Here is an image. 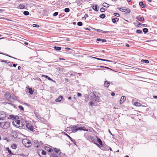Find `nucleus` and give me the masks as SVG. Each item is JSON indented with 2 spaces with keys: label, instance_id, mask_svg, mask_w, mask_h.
<instances>
[{
  "label": "nucleus",
  "instance_id": "nucleus-1",
  "mask_svg": "<svg viewBox=\"0 0 157 157\" xmlns=\"http://www.w3.org/2000/svg\"><path fill=\"white\" fill-rule=\"evenodd\" d=\"M8 118L13 120L12 121V123L13 125L17 128L22 127L24 126L23 124L21 122H20V121L17 119L19 118L18 116L10 115Z\"/></svg>",
  "mask_w": 157,
  "mask_h": 157
},
{
  "label": "nucleus",
  "instance_id": "nucleus-2",
  "mask_svg": "<svg viewBox=\"0 0 157 157\" xmlns=\"http://www.w3.org/2000/svg\"><path fill=\"white\" fill-rule=\"evenodd\" d=\"M4 97L6 99L10 102L14 101L15 99V96L14 95L9 92L6 93Z\"/></svg>",
  "mask_w": 157,
  "mask_h": 157
},
{
  "label": "nucleus",
  "instance_id": "nucleus-3",
  "mask_svg": "<svg viewBox=\"0 0 157 157\" xmlns=\"http://www.w3.org/2000/svg\"><path fill=\"white\" fill-rule=\"evenodd\" d=\"M10 123L8 122L4 121L0 122V127L4 129H7L10 126Z\"/></svg>",
  "mask_w": 157,
  "mask_h": 157
},
{
  "label": "nucleus",
  "instance_id": "nucleus-4",
  "mask_svg": "<svg viewBox=\"0 0 157 157\" xmlns=\"http://www.w3.org/2000/svg\"><path fill=\"white\" fill-rule=\"evenodd\" d=\"M22 143L25 147H28L30 146L32 144L31 141L27 139L23 140Z\"/></svg>",
  "mask_w": 157,
  "mask_h": 157
},
{
  "label": "nucleus",
  "instance_id": "nucleus-5",
  "mask_svg": "<svg viewBox=\"0 0 157 157\" xmlns=\"http://www.w3.org/2000/svg\"><path fill=\"white\" fill-rule=\"evenodd\" d=\"M117 9L120 10L126 13H129L130 10L129 9L126 8L125 7H118Z\"/></svg>",
  "mask_w": 157,
  "mask_h": 157
},
{
  "label": "nucleus",
  "instance_id": "nucleus-6",
  "mask_svg": "<svg viewBox=\"0 0 157 157\" xmlns=\"http://www.w3.org/2000/svg\"><path fill=\"white\" fill-rule=\"evenodd\" d=\"M6 117V113L2 111L0 112V120H4Z\"/></svg>",
  "mask_w": 157,
  "mask_h": 157
},
{
  "label": "nucleus",
  "instance_id": "nucleus-7",
  "mask_svg": "<svg viewBox=\"0 0 157 157\" xmlns=\"http://www.w3.org/2000/svg\"><path fill=\"white\" fill-rule=\"evenodd\" d=\"M26 126L27 128L30 131H33L34 130L33 126H32L31 124L27 123L26 124Z\"/></svg>",
  "mask_w": 157,
  "mask_h": 157
},
{
  "label": "nucleus",
  "instance_id": "nucleus-8",
  "mask_svg": "<svg viewBox=\"0 0 157 157\" xmlns=\"http://www.w3.org/2000/svg\"><path fill=\"white\" fill-rule=\"evenodd\" d=\"M56 69L59 73H63L65 72V69L62 67H58Z\"/></svg>",
  "mask_w": 157,
  "mask_h": 157
},
{
  "label": "nucleus",
  "instance_id": "nucleus-9",
  "mask_svg": "<svg viewBox=\"0 0 157 157\" xmlns=\"http://www.w3.org/2000/svg\"><path fill=\"white\" fill-rule=\"evenodd\" d=\"M72 129H71V132L74 133L78 131L77 126L76 125L72 126Z\"/></svg>",
  "mask_w": 157,
  "mask_h": 157
},
{
  "label": "nucleus",
  "instance_id": "nucleus-10",
  "mask_svg": "<svg viewBox=\"0 0 157 157\" xmlns=\"http://www.w3.org/2000/svg\"><path fill=\"white\" fill-rule=\"evenodd\" d=\"M69 73L70 75L71 76H77L78 74L77 72L71 71H70Z\"/></svg>",
  "mask_w": 157,
  "mask_h": 157
},
{
  "label": "nucleus",
  "instance_id": "nucleus-11",
  "mask_svg": "<svg viewBox=\"0 0 157 157\" xmlns=\"http://www.w3.org/2000/svg\"><path fill=\"white\" fill-rule=\"evenodd\" d=\"M92 9L94 10L97 11L98 10V5H93L92 6Z\"/></svg>",
  "mask_w": 157,
  "mask_h": 157
},
{
  "label": "nucleus",
  "instance_id": "nucleus-12",
  "mask_svg": "<svg viewBox=\"0 0 157 157\" xmlns=\"http://www.w3.org/2000/svg\"><path fill=\"white\" fill-rule=\"evenodd\" d=\"M126 100V98L124 96H122L121 97V100H120V103L121 104L123 103Z\"/></svg>",
  "mask_w": 157,
  "mask_h": 157
},
{
  "label": "nucleus",
  "instance_id": "nucleus-13",
  "mask_svg": "<svg viewBox=\"0 0 157 157\" xmlns=\"http://www.w3.org/2000/svg\"><path fill=\"white\" fill-rule=\"evenodd\" d=\"M110 84V82H108V81H105L104 83V86L106 87H108Z\"/></svg>",
  "mask_w": 157,
  "mask_h": 157
},
{
  "label": "nucleus",
  "instance_id": "nucleus-14",
  "mask_svg": "<svg viewBox=\"0 0 157 157\" xmlns=\"http://www.w3.org/2000/svg\"><path fill=\"white\" fill-rule=\"evenodd\" d=\"M93 101H96L97 102H100L101 101V99H100L98 97L94 98L93 100Z\"/></svg>",
  "mask_w": 157,
  "mask_h": 157
},
{
  "label": "nucleus",
  "instance_id": "nucleus-15",
  "mask_svg": "<svg viewBox=\"0 0 157 157\" xmlns=\"http://www.w3.org/2000/svg\"><path fill=\"white\" fill-rule=\"evenodd\" d=\"M72 129V126L71 127H67L66 128V131L67 132H71Z\"/></svg>",
  "mask_w": 157,
  "mask_h": 157
},
{
  "label": "nucleus",
  "instance_id": "nucleus-16",
  "mask_svg": "<svg viewBox=\"0 0 157 157\" xmlns=\"http://www.w3.org/2000/svg\"><path fill=\"white\" fill-rule=\"evenodd\" d=\"M54 150L59 155L60 153H61V152L60 151L59 149H57L56 148H54Z\"/></svg>",
  "mask_w": 157,
  "mask_h": 157
},
{
  "label": "nucleus",
  "instance_id": "nucleus-17",
  "mask_svg": "<svg viewBox=\"0 0 157 157\" xmlns=\"http://www.w3.org/2000/svg\"><path fill=\"white\" fill-rule=\"evenodd\" d=\"M1 62H5V63H7L8 65L10 67H12V65L11 64V63L10 62H6V61L5 60H2L1 61Z\"/></svg>",
  "mask_w": 157,
  "mask_h": 157
},
{
  "label": "nucleus",
  "instance_id": "nucleus-18",
  "mask_svg": "<svg viewBox=\"0 0 157 157\" xmlns=\"http://www.w3.org/2000/svg\"><path fill=\"white\" fill-rule=\"evenodd\" d=\"M35 114L36 117L39 119H41V117L39 114L37 112H35Z\"/></svg>",
  "mask_w": 157,
  "mask_h": 157
},
{
  "label": "nucleus",
  "instance_id": "nucleus-19",
  "mask_svg": "<svg viewBox=\"0 0 157 157\" xmlns=\"http://www.w3.org/2000/svg\"><path fill=\"white\" fill-rule=\"evenodd\" d=\"M63 98L62 96H60L58 98H57L56 99V102L60 101H61Z\"/></svg>",
  "mask_w": 157,
  "mask_h": 157
},
{
  "label": "nucleus",
  "instance_id": "nucleus-20",
  "mask_svg": "<svg viewBox=\"0 0 157 157\" xmlns=\"http://www.w3.org/2000/svg\"><path fill=\"white\" fill-rule=\"evenodd\" d=\"M11 147L13 149H16L17 147V146L16 145V144H11Z\"/></svg>",
  "mask_w": 157,
  "mask_h": 157
},
{
  "label": "nucleus",
  "instance_id": "nucleus-21",
  "mask_svg": "<svg viewBox=\"0 0 157 157\" xmlns=\"http://www.w3.org/2000/svg\"><path fill=\"white\" fill-rule=\"evenodd\" d=\"M119 20V18H117V17H115L114 18H113L112 19V22L114 23H115L117 21H118Z\"/></svg>",
  "mask_w": 157,
  "mask_h": 157
},
{
  "label": "nucleus",
  "instance_id": "nucleus-22",
  "mask_svg": "<svg viewBox=\"0 0 157 157\" xmlns=\"http://www.w3.org/2000/svg\"><path fill=\"white\" fill-rule=\"evenodd\" d=\"M137 19L139 21H144V18L142 17H140V16H138Z\"/></svg>",
  "mask_w": 157,
  "mask_h": 157
},
{
  "label": "nucleus",
  "instance_id": "nucleus-23",
  "mask_svg": "<svg viewBox=\"0 0 157 157\" xmlns=\"http://www.w3.org/2000/svg\"><path fill=\"white\" fill-rule=\"evenodd\" d=\"M97 41H102L103 42H105L106 41V40L105 39H101L100 38H97L96 40Z\"/></svg>",
  "mask_w": 157,
  "mask_h": 157
},
{
  "label": "nucleus",
  "instance_id": "nucleus-24",
  "mask_svg": "<svg viewBox=\"0 0 157 157\" xmlns=\"http://www.w3.org/2000/svg\"><path fill=\"white\" fill-rule=\"evenodd\" d=\"M18 8L20 9H22L25 8V6L23 4H20Z\"/></svg>",
  "mask_w": 157,
  "mask_h": 157
},
{
  "label": "nucleus",
  "instance_id": "nucleus-25",
  "mask_svg": "<svg viewBox=\"0 0 157 157\" xmlns=\"http://www.w3.org/2000/svg\"><path fill=\"white\" fill-rule=\"evenodd\" d=\"M44 148L45 149V150L48 151L49 152H50L52 151V149L48 147H45Z\"/></svg>",
  "mask_w": 157,
  "mask_h": 157
},
{
  "label": "nucleus",
  "instance_id": "nucleus-26",
  "mask_svg": "<svg viewBox=\"0 0 157 157\" xmlns=\"http://www.w3.org/2000/svg\"><path fill=\"white\" fill-rule=\"evenodd\" d=\"M137 22L138 24V25H140L141 26H143L144 27H147V25L146 24H144L142 23H140L139 22L137 21Z\"/></svg>",
  "mask_w": 157,
  "mask_h": 157
},
{
  "label": "nucleus",
  "instance_id": "nucleus-27",
  "mask_svg": "<svg viewBox=\"0 0 157 157\" xmlns=\"http://www.w3.org/2000/svg\"><path fill=\"white\" fill-rule=\"evenodd\" d=\"M102 6H103L106 8L109 7V4L105 2L103 3L102 4Z\"/></svg>",
  "mask_w": 157,
  "mask_h": 157
},
{
  "label": "nucleus",
  "instance_id": "nucleus-28",
  "mask_svg": "<svg viewBox=\"0 0 157 157\" xmlns=\"http://www.w3.org/2000/svg\"><path fill=\"white\" fill-rule=\"evenodd\" d=\"M29 93L31 94H33V92H34V90L32 89V88H30L29 89Z\"/></svg>",
  "mask_w": 157,
  "mask_h": 157
},
{
  "label": "nucleus",
  "instance_id": "nucleus-29",
  "mask_svg": "<svg viewBox=\"0 0 157 157\" xmlns=\"http://www.w3.org/2000/svg\"><path fill=\"white\" fill-rule=\"evenodd\" d=\"M54 49L56 51H60L61 49V47H58L55 46L54 47Z\"/></svg>",
  "mask_w": 157,
  "mask_h": 157
},
{
  "label": "nucleus",
  "instance_id": "nucleus-30",
  "mask_svg": "<svg viewBox=\"0 0 157 157\" xmlns=\"http://www.w3.org/2000/svg\"><path fill=\"white\" fill-rule=\"evenodd\" d=\"M139 5L140 6H142V8H144L145 7V6L143 4V2H139Z\"/></svg>",
  "mask_w": 157,
  "mask_h": 157
},
{
  "label": "nucleus",
  "instance_id": "nucleus-31",
  "mask_svg": "<svg viewBox=\"0 0 157 157\" xmlns=\"http://www.w3.org/2000/svg\"><path fill=\"white\" fill-rule=\"evenodd\" d=\"M141 62L142 63H149V60H147L142 59Z\"/></svg>",
  "mask_w": 157,
  "mask_h": 157
},
{
  "label": "nucleus",
  "instance_id": "nucleus-32",
  "mask_svg": "<svg viewBox=\"0 0 157 157\" xmlns=\"http://www.w3.org/2000/svg\"><path fill=\"white\" fill-rule=\"evenodd\" d=\"M41 153L42 154L44 155H47V154L49 155L48 153H46V152L44 150H42Z\"/></svg>",
  "mask_w": 157,
  "mask_h": 157
},
{
  "label": "nucleus",
  "instance_id": "nucleus-33",
  "mask_svg": "<svg viewBox=\"0 0 157 157\" xmlns=\"http://www.w3.org/2000/svg\"><path fill=\"white\" fill-rule=\"evenodd\" d=\"M97 141H98V143L101 145L102 146V142L101 140L100 139H99L98 138H97Z\"/></svg>",
  "mask_w": 157,
  "mask_h": 157
},
{
  "label": "nucleus",
  "instance_id": "nucleus-34",
  "mask_svg": "<svg viewBox=\"0 0 157 157\" xmlns=\"http://www.w3.org/2000/svg\"><path fill=\"white\" fill-rule=\"evenodd\" d=\"M93 96L94 97V98L98 97V93L95 91H94L93 92Z\"/></svg>",
  "mask_w": 157,
  "mask_h": 157
},
{
  "label": "nucleus",
  "instance_id": "nucleus-35",
  "mask_svg": "<svg viewBox=\"0 0 157 157\" xmlns=\"http://www.w3.org/2000/svg\"><path fill=\"white\" fill-rule=\"evenodd\" d=\"M6 150L8 151L9 153L11 155H13V154L12 152L11 151L10 149H9V147H7L6 148Z\"/></svg>",
  "mask_w": 157,
  "mask_h": 157
},
{
  "label": "nucleus",
  "instance_id": "nucleus-36",
  "mask_svg": "<svg viewBox=\"0 0 157 157\" xmlns=\"http://www.w3.org/2000/svg\"><path fill=\"white\" fill-rule=\"evenodd\" d=\"M97 67H101V68H106V69H109L110 70H112L109 68V67H103V66H96Z\"/></svg>",
  "mask_w": 157,
  "mask_h": 157
},
{
  "label": "nucleus",
  "instance_id": "nucleus-37",
  "mask_svg": "<svg viewBox=\"0 0 157 157\" xmlns=\"http://www.w3.org/2000/svg\"><path fill=\"white\" fill-rule=\"evenodd\" d=\"M23 14L25 15L28 16L29 14V12L28 11H24L23 12Z\"/></svg>",
  "mask_w": 157,
  "mask_h": 157
},
{
  "label": "nucleus",
  "instance_id": "nucleus-38",
  "mask_svg": "<svg viewBox=\"0 0 157 157\" xmlns=\"http://www.w3.org/2000/svg\"><path fill=\"white\" fill-rule=\"evenodd\" d=\"M44 76L46 78H47L48 80H51V81H54L52 78H50L47 75H44Z\"/></svg>",
  "mask_w": 157,
  "mask_h": 157
},
{
  "label": "nucleus",
  "instance_id": "nucleus-39",
  "mask_svg": "<svg viewBox=\"0 0 157 157\" xmlns=\"http://www.w3.org/2000/svg\"><path fill=\"white\" fill-rule=\"evenodd\" d=\"M93 29L94 30L97 31V32H102V30L98 29H95V28H93Z\"/></svg>",
  "mask_w": 157,
  "mask_h": 157
},
{
  "label": "nucleus",
  "instance_id": "nucleus-40",
  "mask_svg": "<svg viewBox=\"0 0 157 157\" xmlns=\"http://www.w3.org/2000/svg\"><path fill=\"white\" fill-rule=\"evenodd\" d=\"M143 32L144 33H146L148 31V29L147 28H144L143 29Z\"/></svg>",
  "mask_w": 157,
  "mask_h": 157
},
{
  "label": "nucleus",
  "instance_id": "nucleus-41",
  "mask_svg": "<svg viewBox=\"0 0 157 157\" xmlns=\"http://www.w3.org/2000/svg\"><path fill=\"white\" fill-rule=\"evenodd\" d=\"M99 17L103 19L105 17V15L104 14H102L99 16Z\"/></svg>",
  "mask_w": 157,
  "mask_h": 157
},
{
  "label": "nucleus",
  "instance_id": "nucleus-42",
  "mask_svg": "<svg viewBox=\"0 0 157 157\" xmlns=\"http://www.w3.org/2000/svg\"><path fill=\"white\" fill-rule=\"evenodd\" d=\"M100 60L103 61H106L109 62H112V61H111L109 60L105 59H101V58L100 59Z\"/></svg>",
  "mask_w": 157,
  "mask_h": 157
},
{
  "label": "nucleus",
  "instance_id": "nucleus-43",
  "mask_svg": "<svg viewBox=\"0 0 157 157\" xmlns=\"http://www.w3.org/2000/svg\"><path fill=\"white\" fill-rule=\"evenodd\" d=\"M135 105L136 106H140L141 105V104L138 102H136L135 103Z\"/></svg>",
  "mask_w": 157,
  "mask_h": 157
},
{
  "label": "nucleus",
  "instance_id": "nucleus-44",
  "mask_svg": "<svg viewBox=\"0 0 157 157\" xmlns=\"http://www.w3.org/2000/svg\"><path fill=\"white\" fill-rule=\"evenodd\" d=\"M14 135H12L13 137L15 138H17V133L14 132Z\"/></svg>",
  "mask_w": 157,
  "mask_h": 157
},
{
  "label": "nucleus",
  "instance_id": "nucleus-45",
  "mask_svg": "<svg viewBox=\"0 0 157 157\" xmlns=\"http://www.w3.org/2000/svg\"><path fill=\"white\" fill-rule=\"evenodd\" d=\"M136 33L139 34H141L142 33V31L141 30H136Z\"/></svg>",
  "mask_w": 157,
  "mask_h": 157
},
{
  "label": "nucleus",
  "instance_id": "nucleus-46",
  "mask_svg": "<svg viewBox=\"0 0 157 157\" xmlns=\"http://www.w3.org/2000/svg\"><path fill=\"white\" fill-rule=\"evenodd\" d=\"M70 140L72 142H73L75 144H76V141L75 140L72 138L71 137L70 138Z\"/></svg>",
  "mask_w": 157,
  "mask_h": 157
},
{
  "label": "nucleus",
  "instance_id": "nucleus-47",
  "mask_svg": "<svg viewBox=\"0 0 157 157\" xmlns=\"http://www.w3.org/2000/svg\"><path fill=\"white\" fill-rule=\"evenodd\" d=\"M77 25L79 26H81L82 25V22L79 21L77 23Z\"/></svg>",
  "mask_w": 157,
  "mask_h": 157
},
{
  "label": "nucleus",
  "instance_id": "nucleus-48",
  "mask_svg": "<svg viewBox=\"0 0 157 157\" xmlns=\"http://www.w3.org/2000/svg\"><path fill=\"white\" fill-rule=\"evenodd\" d=\"M64 11L66 12H68L70 11V9L68 8H67L64 9Z\"/></svg>",
  "mask_w": 157,
  "mask_h": 157
},
{
  "label": "nucleus",
  "instance_id": "nucleus-49",
  "mask_svg": "<svg viewBox=\"0 0 157 157\" xmlns=\"http://www.w3.org/2000/svg\"><path fill=\"white\" fill-rule=\"evenodd\" d=\"M105 9L104 8L102 7V8H101L100 9V11L102 12H105Z\"/></svg>",
  "mask_w": 157,
  "mask_h": 157
},
{
  "label": "nucleus",
  "instance_id": "nucleus-50",
  "mask_svg": "<svg viewBox=\"0 0 157 157\" xmlns=\"http://www.w3.org/2000/svg\"><path fill=\"white\" fill-rule=\"evenodd\" d=\"M93 100H92L91 101L90 103H89V104H90V106H93L94 105V102H93L92 101Z\"/></svg>",
  "mask_w": 157,
  "mask_h": 157
},
{
  "label": "nucleus",
  "instance_id": "nucleus-51",
  "mask_svg": "<svg viewBox=\"0 0 157 157\" xmlns=\"http://www.w3.org/2000/svg\"><path fill=\"white\" fill-rule=\"evenodd\" d=\"M18 107L19 108V109H21V110L23 111L24 110V109L23 107L21 105L19 106Z\"/></svg>",
  "mask_w": 157,
  "mask_h": 157
},
{
  "label": "nucleus",
  "instance_id": "nucleus-52",
  "mask_svg": "<svg viewBox=\"0 0 157 157\" xmlns=\"http://www.w3.org/2000/svg\"><path fill=\"white\" fill-rule=\"evenodd\" d=\"M113 14L114 15L117 17H119L120 16L119 14L117 13H114Z\"/></svg>",
  "mask_w": 157,
  "mask_h": 157
},
{
  "label": "nucleus",
  "instance_id": "nucleus-53",
  "mask_svg": "<svg viewBox=\"0 0 157 157\" xmlns=\"http://www.w3.org/2000/svg\"><path fill=\"white\" fill-rule=\"evenodd\" d=\"M33 27H36V28H38V27H39V25H37V24H33Z\"/></svg>",
  "mask_w": 157,
  "mask_h": 157
},
{
  "label": "nucleus",
  "instance_id": "nucleus-54",
  "mask_svg": "<svg viewBox=\"0 0 157 157\" xmlns=\"http://www.w3.org/2000/svg\"><path fill=\"white\" fill-rule=\"evenodd\" d=\"M82 130H83L84 131H88V130L87 129H86L85 127V126H83L82 127Z\"/></svg>",
  "mask_w": 157,
  "mask_h": 157
},
{
  "label": "nucleus",
  "instance_id": "nucleus-55",
  "mask_svg": "<svg viewBox=\"0 0 157 157\" xmlns=\"http://www.w3.org/2000/svg\"><path fill=\"white\" fill-rule=\"evenodd\" d=\"M58 14V12H55L53 13V16H57Z\"/></svg>",
  "mask_w": 157,
  "mask_h": 157
},
{
  "label": "nucleus",
  "instance_id": "nucleus-56",
  "mask_svg": "<svg viewBox=\"0 0 157 157\" xmlns=\"http://www.w3.org/2000/svg\"><path fill=\"white\" fill-rule=\"evenodd\" d=\"M88 17V15L87 14H86L83 17H82V18H85V19H86V18Z\"/></svg>",
  "mask_w": 157,
  "mask_h": 157
},
{
  "label": "nucleus",
  "instance_id": "nucleus-57",
  "mask_svg": "<svg viewBox=\"0 0 157 157\" xmlns=\"http://www.w3.org/2000/svg\"><path fill=\"white\" fill-rule=\"evenodd\" d=\"M78 131V130H82V127H79L78 128L77 127Z\"/></svg>",
  "mask_w": 157,
  "mask_h": 157
},
{
  "label": "nucleus",
  "instance_id": "nucleus-58",
  "mask_svg": "<svg viewBox=\"0 0 157 157\" xmlns=\"http://www.w3.org/2000/svg\"><path fill=\"white\" fill-rule=\"evenodd\" d=\"M91 58L95 59H97L98 60H100V58H98L93 57H92V56L91 57Z\"/></svg>",
  "mask_w": 157,
  "mask_h": 157
},
{
  "label": "nucleus",
  "instance_id": "nucleus-59",
  "mask_svg": "<svg viewBox=\"0 0 157 157\" xmlns=\"http://www.w3.org/2000/svg\"><path fill=\"white\" fill-rule=\"evenodd\" d=\"M82 94L80 93H78L77 94V96L78 97H81L82 96Z\"/></svg>",
  "mask_w": 157,
  "mask_h": 157
},
{
  "label": "nucleus",
  "instance_id": "nucleus-60",
  "mask_svg": "<svg viewBox=\"0 0 157 157\" xmlns=\"http://www.w3.org/2000/svg\"><path fill=\"white\" fill-rule=\"evenodd\" d=\"M115 93H114V92H112L111 93V95L112 96H114L115 95Z\"/></svg>",
  "mask_w": 157,
  "mask_h": 157
},
{
  "label": "nucleus",
  "instance_id": "nucleus-61",
  "mask_svg": "<svg viewBox=\"0 0 157 157\" xmlns=\"http://www.w3.org/2000/svg\"><path fill=\"white\" fill-rule=\"evenodd\" d=\"M0 54H3V55H5V56H9V55H7V54H3V53H0Z\"/></svg>",
  "mask_w": 157,
  "mask_h": 157
},
{
  "label": "nucleus",
  "instance_id": "nucleus-62",
  "mask_svg": "<svg viewBox=\"0 0 157 157\" xmlns=\"http://www.w3.org/2000/svg\"><path fill=\"white\" fill-rule=\"evenodd\" d=\"M65 49H67V50H71V48H68V47L65 48Z\"/></svg>",
  "mask_w": 157,
  "mask_h": 157
},
{
  "label": "nucleus",
  "instance_id": "nucleus-63",
  "mask_svg": "<svg viewBox=\"0 0 157 157\" xmlns=\"http://www.w3.org/2000/svg\"><path fill=\"white\" fill-rule=\"evenodd\" d=\"M24 44L26 45H28L29 44V43H28V42H25L24 43Z\"/></svg>",
  "mask_w": 157,
  "mask_h": 157
},
{
  "label": "nucleus",
  "instance_id": "nucleus-64",
  "mask_svg": "<svg viewBox=\"0 0 157 157\" xmlns=\"http://www.w3.org/2000/svg\"><path fill=\"white\" fill-rule=\"evenodd\" d=\"M153 97L155 99L157 98V96H155V95L153 96Z\"/></svg>",
  "mask_w": 157,
  "mask_h": 157
}]
</instances>
